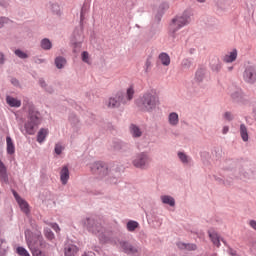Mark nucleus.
<instances>
[{"mask_svg": "<svg viewBox=\"0 0 256 256\" xmlns=\"http://www.w3.org/2000/svg\"><path fill=\"white\" fill-rule=\"evenodd\" d=\"M161 201L164 205H170V207H175V199L171 196H161Z\"/></svg>", "mask_w": 256, "mask_h": 256, "instance_id": "4be33fe9", "label": "nucleus"}, {"mask_svg": "<svg viewBox=\"0 0 256 256\" xmlns=\"http://www.w3.org/2000/svg\"><path fill=\"white\" fill-rule=\"evenodd\" d=\"M150 162L151 159H149V156H147V154L142 153L136 157V159L133 161V165L138 169H145Z\"/></svg>", "mask_w": 256, "mask_h": 256, "instance_id": "0eeeda50", "label": "nucleus"}, {"mask_svg": "<svg viewBox=\"0 0 256 256\" xmlns=\"http://www.w3.org/2000/svg\"><path fill=\"white\" fill-rule=\"evenodd\" d=\"M134 95L135 89L133 86H130L126 90V96L123 94V92H118L108 99L106 106L108 109H117L118 107H121V105H126V103H129V101L133 99Z\"/></svg>", "mask_w": 256, "mask_h": 256, "instance_id": "f03ea898", "label": "nucleus"}, {"mask_svg": "<svg viewBox=\"0 0 256 256\" xmlns=\"http://www.w3.org/2000/svg\"><path fill=\"white\" fill-rule=\"evenodd\" d=\"M222 133H223L224 135H226V133H229V127L224 126V127H223V130H222Z\"/></svg>", "mask_w": 256, "mask_h": 256, "instance_id": "37998d69", "label": "nucleus"}, {"mask_svg": "<svg viewBox=\"0 0 256 256\" xmlns=\"http://www.w3.org/2000/svg\"><path fill=\"white\" fill-rule=\"evenodd\" d=\"M221 63H217L216 65L212 66V69L216 72L221 71Z\"/></svg>", "mask_w": 256, "mask_h": 256, "instance_id": "e433bc0d", "label": "nucleus"}, {"mask_svg": "<svg viewBox=\"0 0 256 256\" xmlns=\"http://www.w3.org/2000/svg\"><path fill=\"white\" fill-rule=\"evenodd\" d=\"M214 256H217L216 254Z\"/></svg>", "mask_w": 256, "mask_h": 256, "instance_id": "3c124183", "label": "nucleus"}, {"mask_svg": "<svg viewBox=\"0 0 256 256\" xmlns=\"http://www.w3.org/2000/svg\"><path fill=\"white\" fill-rule=\"evenodd\" d=\"M179 249H187V251H195L197 249V245L195 244H185V243H178Z\"/></svg>", "mask_w": 256, "mask_h": 256, "instance_id": "a878e982", "label": "nucleus"}, {"mask_svg": "<svg viewBox=\"0 0 256 256\" xmlns=\"http://www.w3.org/2000/svg\"><path fill=\"white\" fill-rule=\"evenodd\" d=\"M40 85H41V87H45L46 86V84H45V82L43 80H40Z\"/></svg>", "mask_w": 256, "mask_h": 256, "instance_id": "c03bdc74", "label": "nucleus"}, {"mask_svg": "<svg viewBox=\"0 0 256 256\" xmlns=\"http://www.w3.org/2000/svg\"><path fill=\"white\" fill-rule=\"evenodd\" d=\"M41 47L42 49L49 50L52 47L51 41L49 39L45 38L41 41Z\"/></svg>", "mask_w": 256, "mask_h": 256, "instance_id": "cd10ccee", "label": "nucleus"}, {"mask_svg": "<svg viewBox=\"0 0 256 256\" xmlns=\"http://www.w3.org/2000/svg\"><path fill=\"white\" fill-rule=\"evenodd\" d=\"M232 256H237V254L236 253H232Z\"/></svg>", "mask_w": 256, "mask_h": 256, "instance_id": "09e8293b", "label": "nucleus"}, {"mask_svg": "<svg viewBox=\"0 0 256 256\" xmlns=\"http://www.w3.org/2000/svg\"><path fill=\"white\" fill-rule=\"evenodd\" d=\"M158 59L164 67H169L171 65V57L165 52L160 53Z\"/></svg>", "mask_w": 256, "mask_h": 256, "instance_id": "ddd939ff", "label": "nucleus"}, {"mask_svg": "<svg viewBox=\"0 0 256 256\" xmlns=\"http://www.w3.org/2000/svg\"><path fill=\"white\" fill-rule=\"evenodd\" d=\"M55 65L57 69H63L65 65H67V60L63 58L62 56L56 57L55 59Z\"/></svg>", "mask_w": 256, "mask_h": 256, "instance_id": "5701e85b", "label": "nucleus"}, {"mask_svg": "<svg viewBox=\"0 0 256 256\" xmlns=\"http://www.w3.org/2000/svg\"><path fill=\"white\" fill-rule=\"evenodd\" d=\"M224 63H233L234 61H237V49H233L231 52H228L223 57Z\"/></svg>", "mask_w": 256, "mask_h": 256, "instance_id": "f8f14e48", "label": "nucleus"}, {"mask_svg": "<svg viewBox=\"0 0 256 256\" xmlns=\"http://www.w3.org/2000/svg\"><path fill=\"white\" fill-rule=\"evenodd\" d=\"M6 103L10 106V107H21V100L17 99V98H13L11 96H7L6 97Z\"/></svg>", "mask_w": 256, "mask_h": 256, "instance_id": "6ab92c4d", "label": "nucleus"}, {"mask_svg": "<svg viewBox=\"0 0 256 256\" xmlns=\"http://www.w3.org/2000/svg\"><path fill=\"white\" fill-rule=\"evenodd\" d=\"M52 229H54V231H56V233H59L61 231V228H59L58 224H50Z\"/></svg>", "mask_w": 256, "mask_h": 256, "instance_id": "58836bf2", "label": "nucleus"}, {"mask_svg": "<svg viewBox=\"0 0 256 256\" xmlns=\"http://www.w3.org/2000/svg\"><path fill=\"white\" fill-rule=\"evenodd\" d=\"M4 23H7V18L0 19V29H1V27H3Z\"/></svg>", "mask_w": 256, "mask_h": 256, "instance_id": "a19ab883", "label": "nucleus"}, {"mask_svg": "<svg viewBox=\"0 0 256 256\" xmlns=\"http://www.w3.org/2000/svg\"><path fill=\"white\" fill-rule=\"evenodd\" d=\"M26 243L31 253L38 251L39 249L45 247V241L43 240V236L40 234H31L30 231L25 232Z\"/></svg>", "mask_w": 256, "mask_h": 256, "instance_id": "7ed1b4c3", "label": "nucleus"}, {"mask_svg": "<svg viewBox=\"0 0 256 256\" xmlns=\"http://www.w3.org/2000/svg\"><path fill=\"white\" fill-rule=\"evenodd\" d=\"M79 253V247L74 244H66L64 247L65 256H75Z\"/></svg>", "mask_w": 256, "mask_h": 256, "instance_id": "9b49d317", "label": "nucleus"}, {"mask_svg": "<svg viewBox=\"0 0 256 256\" xmlns=\"http://www.w3.org/2000/svg\"><path fill=\"white\" fill-rule=\"evenodd\" d=\"M62 151H63V146H61L60 144H56V146H55V153L57 155H61Z\"/></svg>", "mask_w": 256, "mask_h": 256, "instance_id": "c9c22d12", "label": "nucleus"}, {"mask_svg": "<svg viewBox=\"0 0 256 256\" xmlns=\"http://www.w3.org/2000/svg\"><path fill=\"white\" fill-rule=\"evenodd\" d=\"M90 169L93 175H96L100 179H103V177H107V175H109V167H107V164L104 162H94L91 164Z\"/></svg>", "mask_w": 256, "mask_h": 256, "instance_id": "423d86ee", "label": "nucleus"}, {"mask_svg": "<svg viewBox=\"0 0 256 256\" xmlns=\"http://www.w3.org/2000/svg\"><path fill=\"white\" fill-rule=\"evenodd\" d=\"M41 123V117L39 112L30 109L28 114V120L25 123L26 133L28 135H35V128Z\"/></svg>", "mask_w": 256, "mask_h": 256, "instance_id": "20e7f679", "label": "nucleus"}, {"mask_svg": "<svg viewBox=\"0 0 256 256\" xmlns=\"http://www.w3.org/2000/svg\"><path fill=\"white\" fill-rule=\"evenodd\" d=\"M190 21L191 18H189V16L186 14L175 17L169 26L170 37H175L176 31H179V29L185 27V25H189Z\"/></svg>", "mask_w": 256, "mask_h": 256, "instance_id": "39448f33", "label": "nucleus"}, {"mask_svg": "<svg viewBox=\"0 0 256 256\" xmlns=\"http://www.w3.org/2000/svg\"><path fill=\"white\" fill-rule=\"evenodd\" d=\"M82 61H83L84 63H87L88 65H91V60H89V52L84 51V52L82 53Z\"/></svg>", "mask_w": 256, "mask_h": 256, "instance_id": "2f4dec72", "label": "nucleus"}, {"mask_svg": "<svg viewBox=\"0 0 256 256\" xmlns=\"http://www.w3.org/2000/svg\"><path fill=\"white\" fill-rule=\"evenodd\" d=\"M203 77H205V73H203V70H198L196 72V81H203Z\"/></svg>", "mask_w": 256, "mask_h": 256, "instance_id": "f704fd0d", "label": "nucleus"}, {"mask_svg": "<svg viewBox=\"0 0 256 256\" xmlns=\"http://www.w3.org/2000/svg\"><path fill=\"white\" fill-rule=\"evenodd\" d=\"M130 133L133 137H141L143 135V132H141V129L135 125L130 126Z\"/></svg>", "mask_w": 256, "mask_h": 256, "instance_id": "393cba45", "label": "nucleus"}, {"mask_svg": "<svg viewBox=\"0 0 256 256\" xmlns=\"http://www.w3.org/2000/svg\"><path fill=\"white\" fill-rule=\"evenodd\" d=\"M44 235L46 238L49 239V241H53V239H55V234H53V231H51V229H45Z\"/></svg>", "mask_w": 256, "mask_h": 256, "instance_id": "c756f323", "label": "nucleus"}, {"mask_svg": "<svg viewBox=\"0 0 256 256\" xmlns=\"http://www.w3.org/2000/svg\"><path fill=\"white\" fill-rule=\"evenodd\" d=\"M49 135V130L42 128L39 130L38 135H37V141L38 143H43L45 141V138Z\"/></svg>", "mask_w": 256, "mask_h": 256, "instance_id": "aec40b11", "label": "nucleus"}, {"mask_svg": "<svg viewBox=\"0 0 256 256\" xmlns=\"http://www.w3.org/2000/svg\"><path fill=\"white\" fill-rule=\"evenodd\" d=\"M159 104V96L155 90H150L143 94V96L136 101V105L145 111L146 113H151Z\"/></svg>", "mask_w": 256, "mask_h": 256, "instance_id": "f257e3e1", "label": "nucleus"}, {"mask_svg": "<svg viewBox=\"0 0 256 256\" xmlns=\"http://www.w3.org/2000/svg\"><path fill=\"white\" fill-rule=\"evenodd\" d=\"M229 71H233V67H230V68H229Z\"/></svg>", "mask_w": 256, "mask_h": 256, "instance_id": "49530a36", "label": "nucleus"}, {"mask_svg": "<svg viewBox=\"0 0 256 256\" xmlns=\"http://www.w3.org/2000/svg\"><path fill=\"white\" fill-rule=\"evenodd\" d=\"M15 55L19 57V59H27L29 57L27 53L21 51V50H15Z\"/></svg>", "mask_w": 256, "mask_h": 256, "instance_id": "473e14b6", "label": "nucleus"}, {"mask_svg": "<svg viewBox=\"0 0 256 256\" xmlns=\"http://www.w3.org/2000/svg\"><path fill=\"white\" fill-rule=\"evenodd\" d=\"M137 227H139V223H137L135 221H129L127 223L128 231H135L137 229Z\"/></svg>", "mask_w": 256, "mask_h": 256, "instance_id": "c85d7f7f", "label": "nucleus"}, {"mask_svg": "<svg viewBox=\"0 0 256 256\" xmlns=\"http://www.w3.org/2000/svg\"><path fill=\"white\" fill-rule=\"evenodd\" d=\"M0 181L2 183H7V181H9V177L7 176V167L1 160H0Z\"/></svg>", "mask_w": 256, "mask_h": 256, "instance_id": "4468645a", "label": "nucleus"}, {"mask_svg": "<svg viewBox=\"0 0 256 256\" xmlns=\"http://www.w3.org/2000/svg\"><path fill=\"white\" fill-rule=\"evenodd\" d=\"M54 7H59V6H57V5H54Z\"/></svg>", "mask_w": 256, "mask_h": 256, "instance_id": "8fccbe9b", "label": "nucleus"}, {"mask_svg": "<svg viewBox=\"0 0 256 256\" xmlns=\"http://www.w3.org/2000/svg\"><path fill=\"white\" fill-rule=\"evenodd\" d=\"M13 195L21 211L24 212L25 215H29V213H31V210L29 209V203H27V201H25L23 198L19 197V194H17V192L13 191Z\"/></svg>", "mask_w": 256, "mask_h": 256, "instance_id": "1a4fd4ad", "label": "nucleus"}, {"mask_svg": "<svg viewBox=\"0 0 256 256\" xmlns=\"http://www.w3.org/2000/svg\"><path fill=\"white\" fill-rule=\"evenodd\" d=\"M244 81L246 83H255L256 81V71L253 66L246 67L244 74H243Z\"/></svg>", "mask_w": 256, "mask_h": 256, "instance_id": "6e6552de", "label": "nucleus"}, {"mask_svg": "<svg viewBox=\"0 0 256 256\" xmlns=\"http://www.w3.org/2000/svg\"><path fill=\"white\" fill-rule=\"evenodd\" d=\"M121 247L125 253L135 255L137 253V248L135 246H131L127 242H121Z\"/></svg>", "mask_w": 256, "mask_h": 256, "instance_id": "f3484780", "label": "nucleus"}, {"mask_svg": "<svg viewBox=\"0 0 256 256\" xmlns=\"http://www.w3.org/2000/svg\"><path fill=\"white\" fill-rule=\"evenodd\" d=\"M168 121L172 127L179 125V114L175 112L170 113L168 116Z\"/></svg>", "mask_w": 256, "mask_h": 256, "instance_id": "a211bd4d", "label": "nucleus"}, {"mask_svg": "<svg viewBox=\"0 0 256 256\" xmlns=\"http://www.w3.org/2000/svg\"><path fill=\"white\" fill-rule=\"evenodd\" d=\"M0 55H1L0 63H1V65H3V63H5V55H3V53H1Z\"/></svg>", "mask_w": 256, "mask_h": 256, "instance_id": "79ce46f5", "label": "nucleus"}, {"mask_svg": "<svg viewBox=\"0 0 256 256\" xmlns=\"http://www.w3.org/2000/svg\"><path fill=\"white\" fill-rule=\"evenodd\" d=\"M60 181L62 185H67V181H69V168L64 166L60 171Z\"/></svg>", "mask_w": 256, "mask_h": 256, "instance_id": "2eb2a0df", "label": "nucleus"}, {"mask_svg": "<svg viewBox=\"0 0 256 256\" xmlns=\"http://www.w3.org/2000/svg\"><path fill=\"white\" fill-rule=\"evenodd\" d=\"M178 157L182 163H189V156L183 152H178Z\"/></svg>", "mask_w": 256, "mask_h": 256, "instance_id": "7c9ffc66", "label": "nucleus"}, {"mask_svg": "<svg viewBox=\"0 0 256 256\" xmlns=\"http://www.w3.org/2000/svg\"><path fill=\"white\" fill-rule=\"evenodd\" d=\"M146 71H149L151 69V59H147L145 63Z\"/></svg>", "mask_w": 256, "mask_h": 256, "instance_id": "ea45409f", "label": "nucleus"}, {"mask_svg": "<svg viewBox=\"0 0 256 256\" xmlns=\"http://www.w3.org/2000/svg\"><path fill=\"white\" fill-rule=\"evenodd\" d=\"M209 238L211 239L213 245L216 247H221V239L219 238V234L215 231H208Z\"/></svg>", "mask_w": 256, "mask_h": 256, "instance_id": "dca6fc26", "label": "nucleus"}, {"mask_svg": "<svg viewBox=\"0 0 256 256\" xmlns=\"http://www.w3.org/2000/svg\"><path fill=\"white\" fill-rule=\"evenodd\" d=\"M86 228L88 229V231H90L91 233H100L101 231V225L95 223V220L93 219H87L85 222Z\"/></svg>", "mask_w": 256, "mask_h": 256, "instance_id": "9d476101", "label": "nucleus"}, {"mask_svg": "<svg viewBox=\"0 0 256 256\" xmlns=\"http://www.w3.org/2000/svg\"><path fill=\"white\" fill-rule=\"evenodd\" d=\"M198 3H205L206 0H197Z\"/></svg>", "mask_w": 256, "mask_h": 256, "instance_id": "a18cd8bd", "label": "nucleus"}, {"mask_svg": "<svg viewBox=\"0 0 256 256\" xmlns=\"http://www.w3.org/2000/svg\"><path fill=\"white\" fill-rule=\"evenodd\" d=\"M6 143L8 155H13L15 153V144H13V140L11 139V137L7 136Z\"/></svg>", "mask_w": 256, "mask_h": 256, "instance_id": "412c9836", "label": "nucleus"}, {"mask_svg": "<svg viewBox=\"0 0 256 256\" xmlns=\"http://www.w3.org/2000/svg\"><path fill=\"white\" fill-rule=\"evenodd\" d=\"M16 253L19 256H31V254H29V251H27V249H25L24 247L19 246L16 249Z\"/></svg>", "mask_w": 256, "mask_h": 256, "instance_id": "bb28decb", "label": "nucleus"}, {"mask_svg": "<svg viewBox=\"0 0 256 256\" xmlns=\"http://www.w3.org/2000/svg\"><path fill=\"white\" fill-rule=\"evenodd\" d=\"M169 7V5L165 4V8L167 9Z\"/></svg>", "mask_w": 256, "mask_h": 256, "instance_id": "de8ad7c7", "label": "nucleus"}, {"mask_svg": "<svg viewBox=\"0 0 256 256\" xmlns=\"http://www.w3.org/2000/svg\"><path fill=\"white\" fill-rule=\"evenodd\" d=\"M33 256H49V254L45 251H41V249L38 250H34V252H32Z\"/></svg>", "mask_w": 256, "mask_h": 256, "instance_id": "72a5a7b5", "label": "nucleus"}, {"mask_svg": "<svg viewBox=\"0 0 256 256\" xmlns=\"http://www.w3.org/2000/svg\"><path fill=\"white\" fill-rule=\"evenodd\" d=\"M224 117H225V119H227V121L233 120V115L230 112H226L224 114Z\"/></svg>", "mask_w": 256, "mask_h": 256, "instance_id": "4c0bfd02", "label": "nucleus"}, {"mask_svg": "<svg viewBox=\"0 0 256 256\" xmlns=\"http://www.w3.org/2000/svg\"><path fill=\"white\" fill-rule=\"evenodd\" d=\"M240 135L243 141H249V133L245 124L240 125Z\"/></svg>", "mask_w": 256, "mask_h": 256, "instance_id": "b1692460", "label": "nucleus"}]
</instances>
